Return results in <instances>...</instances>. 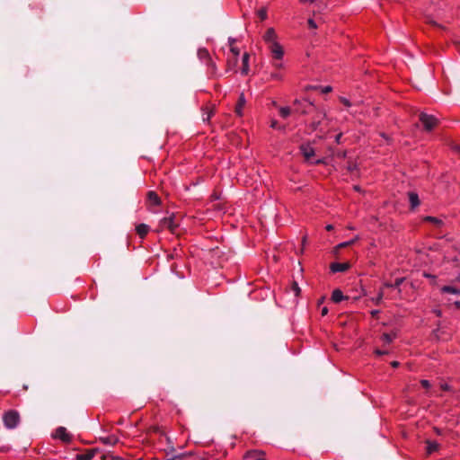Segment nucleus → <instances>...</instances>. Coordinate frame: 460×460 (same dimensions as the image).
Returning a JSON list of instances; mask_svg holds the SVG:
<instances>
[{"label":"nucleus","mask_w":460,"mask_h":460,"mask_svg":"<svg viewBox=\"0 0 460 460\" xmlns=\"http://www.w3.org/2000/svg\"><path fill=\"white\" fill-rule=\"evenodd\" d=\"M3 421L7 429H14L20 422V414L15 410H9L4 413Z\"/></svg>","instance_id":"obj_1"},{"label":"nucleus","mask_w":460,"mask_h":460,"mask_svg":"<svg viewBox=\"0 0 460 460\" xmlns=\"http://www.w3.org/2000/svg\"><path fill=\"white\" fill-rule=\"evenodd\" d=\"M180 217L172 214L171 217H164L161 220V227L162 229L173 230L180 227Z\"/></svg>","instance_id":"obj_2"},{"label":"nucleus","mask_w":460,"mask_h":460,"mask_svg":"<svg viewBox=\"0 0 460 460\" xmlns=\"http://www.w3.org/2000/svg\"><path fill=\"white\" fill-rule=\"evenodd\" d=\"M316 112L312 122L310 123V128L313 131L317 130L321 126L323 119H327V114L323 109L314 107V109Z\"/></svg>","instance_id":"obj_3"},{"label":"nucleus","mask_w":460,"mask_h":460,"mask_svg":"<svg viewBox=\"0 0 460 460\" xmlns=\"http://www.w3.org/2000/svg\"><path fill=\"white\" fill-rule=\"evenodd\" d=\"M300 151L305 157V160L308 163L312 164H323V159H318L315 162H312V158L314 156V150L309 144H305L300 146Z\"/></svg>","instance_id":"obj_4"},{"label":"nucleus","mask_w":460,"mask_h":460,"mask_svg":"<svg viewBox=\"0 0 460 460\" xmlns=\"http://www.w3.org/2000/svg\"><path fill=\"white\" fill-rule=\"evenodd\" d=\"M420 120L427 130L433 129L438 123V119L435 117L426 113L420 114Z\"/></svg>","instance_id":"obj_5"},{"label":"nucleus","mask_w":460,"mask_h":460,"mask_svg":"<svg viewBox=\"0 0 460 460\" xmlns=\"http://www.w3.org/2000/svg\"><path fill=\"white\" fill-rule=\"evenodd\" d=\"M294 105L296 106L295 111L299 112L303 115L308 114L311 112V109H314V104L313 102H309L308 104H303L300 100L296 99L294 101Z\"/></svg>","instance_id":"obj_6"},{"label":"nucleus","mask_w":460,"mask_h":460,"mask_svg":"<svg viewBox=\"0 0 460 460\" xmlns=\"http://www.w3.org/2000/svg\"><path fill=\"white\" fill-rule=\"evenodd\" d=\"M54 438L60 439L62 442H64L66 444H69L72 441V435L69 434L66 431V428H64V427H58L56 429Z\"/></svg>","instance_id":"obj_7"},{"label":"nucleus","mask_w":460,"mask_h":460,"mask_svg":"<svg viewBox=\"0 0 460 460\" xmlns=\"http://www.w3.org/2000/svg\"><path fill=\"white\" fill-rule=\"evenodd\" d=\"M269 49L272 54V58L275 60H281L284 55V50L281 45H279L278 42L271 43L270 46H269Z\"/></svg>","instance_id":"obj_8"},{"label":"nucleus","mask_w":460,"mask_h":460,"mask_svg":"<svg viewBox=\"0 0 460 460\" xmlns=\"http://www.w3.org/2000/svg\"><path fill=\"white\" fill-rule=\"evenodd\" d=\"M424 222L429 223L434 227H448L447 222L439 217H425L422 219Z\"/></svg>","instance_id":"obj_9"},{"label":"nucleus","mask_w":460,"mask_h":460,"mask_svg":"<svg viewBox=\"0 0 460 460\" xmlns=\"http://www.w3.org/2000/svg\"><path fill=\"white\" fill-rule=\"evenodd\" d=\"M350 268V264L349 262H343V263H340V262H332L331 265H330V270L332 273H337V272H345L347 271Z\"/></svg>","instance_id":"obj_10"},{"label":"nucleus","mask_w":460,"mask_h":460,"mask_svg":"<svg viewBox=\"0 0 460 460\" xmlns=\"http://www.w3.org/2000/svg\"><path fill=\"white\" fill-rule=\"evenodd\" d=\"M99 451L98 448L86 449L84 454H78L75 456V460H92L95 454Z\"/></svg>","instance_id":"obj_11"},{"label":"nucleus","mask_w":460,"mask_h":460,"mask_svg":"<svg viewBox=\"0 0 460 460\" xmlns=\"http://www.w3.org/2000/svg\"><path fill=\"white\" fill-rule=\"evenodd\" d=\"M263 40L268 44V46H270L271 43H276L277 34L275 30L273 28H269L263 36Z\"/></svg>","instance_id":"obj_12"},{"label":"nucleus","mask_w":460,"mask_h":460,"mask_svg":"<svg viewBox=\"0 0 460 460\" xmlns=\"http://www.w3.org/2000/svg\"><path fill=\"white\" fill-rule=\"evenodd\" d=\"M349 297L348 296H344L342 291L339 288H336L332 291L331 299L332 302L338 304L342 300H348Z\"/></svg>","instance_id":"obj_13"},{"label":"nucleus","mask_w":460,"mask_h":460,"mask_svg":"<svg viewBox=\"0 0 460 460\" xmlns=\"http://www.w3.org/2000/svg\"><path fill=\"white\" fill-rule=\"evenodd\" d=\"M426 454L428 456L431 455L432 453L438 451L439 449V444L437 441H432L429 439L426 440Z\"/></svg>","instance_id":"obj_14"},{"label":"nucleus","mask_w":460,"mask_h":460,"mask_svg":"<svg viewBox=\"0 0 460 460\" xmlns=\"http://www.w3.org/2000/svg\"><path fill=\"white\" fill-rule=\"evenodd\" d=\"M147 202L150 206H157L160 204V198L155 191H148Z\"/></svg>","instance_id":"obj_15"},{"label":"nucleus","mask_w":460,"mask_h":460,"mask_svg":"<svg viewBox=\"0 0 460 460\" xmlns=\"http://www.w3.org/2000/svg\"><path fill=\"white\" fill-rule=\"evenodd\" d=\"M197 55H198V58L201 61H203L205 64H206L207 61H208L211 58V57L209 55V52L205 48L199 49Z\"/></svg>","instance_id":"obj_16"},{"label":"nucleus","mask_w":460,"mask_h":460,"mask_svg":"<svg viewBox=\"0 0 460 460\" xmlns=\"http://www.w3.org/2000/svg\"><path fill=\"white\" fill-rule=\"evenodd\" d=\"M409 200L411 203V208L414 209L416 207L420 205V199L417 193L409 192Z\"/></svg>","instance_id":"obj_17"},{"label":"nucleus","mask_w":460,"mask_h":460,"mask_svg":"<svg viewBox=\"0 0 460 460\" xmlns=\"http://www.w3.org/2000/svg\"><path fill=\"white\" fill-rule=\"evenodd\" d=\"M245 104V99L243 93H241L237 102V104L235 106V112L237 115L242 116V111Z\"/></svg>","instance_id":"obj_18"},{"label":"nucleus","mask_w":460,"mask_h":460,"mask_svg":"<svg viewBox=\"0 0 460 460\" xmlns=\"http://www.w3.org/2000/svg\"><path fill=\"white\" fill-rule=\"evenodd\" d=\"M100 440L104 444V445H116L118 442H119V438L116 437V436H109V437H106V438H101Z\"/></svg>","instance_id":"obj_19"},{"label":"nucleus","mask_w":460,"mask_h":460,"mask_svg":"<svg viewBox=\"0 0 460 460\" xmlns=\"http://www.w3.org/2000/svg\"><path fill=\"white\" fill-rule=\"evenodd\" d=\"M249 71V54L244 53L243 56V68L242 74L247 75Z\"/></svg>","instance_id":"obj_20"},{"label":"nucleus","mask_w":460,"mask_h":460,"mask_svg":"<svg viewBox=\"0 0 460 460\" xmlns=\"http://www.w3.org/2000/svg\"><path fill=\"white\" fill-rule=\"evenodd\" d=\"M395 337H396L395 333H383L380 339L385 343L389 344V343H391L394 341V339Z\"/></svg>","instance_id":"obj_21"},{"label":"nucleus","mask_w":460,"mask_h":460,"mask_svg":"<svg viewBox=\"0 0 460 460\" xmlns=\"http://www.w3.org/2000/svg\"><path fill=\"white\" fill-rule=\"evenodd\" d=\"M443 293L460 294V289L452 286H444L441 288Z\"/></svg>","instance_id":"obj_22"},{"label":"nucleus","mask_w":460,"mask_h":460,"mask_svg":"<svg viewBox=\"0 0 460 460\" xmlns=\"http://www.w3.org/2000/svg\"><path fill=\"white\" fill-rule=\"evenodd\" d=\"M213 115H214V109H204L203 115H202L203 121H208Z\"/></svg>","instance_id":"obj_23"},{"label":"nucleus","mask_w":460,"mask_h":460,"mask_svg":"<svg viewBox=\"0 0 460 460\" xmlns=\"http://www.w3.org/2000/svg\"><path fill=\"white\" fill-rule=\"evenodd\" d=\"M206 66L209 69L210 75H214L217 72V66L215 62L210 58L208 61L206 62Z\"/></svg>","instance_id":"obj_24"},{"label":"nucleus","mask_w":460,"mask_h":460,"mask_svg":"<svg viewBox=\"0 0 460 460\" xmlns=\"http://www.w3.org/2000/svg\"><path fill=\"white\" fill-rule=\"evenodd\" d=\"M291 290L295 293L296 296H299L301 294V288H299L296 281H293L291 284Z\"/></svg>","instance_id":"obj_25"},{"label":"nucleus","mask_w":460,"mask_h":460,"mask_svg":"<svg viewBox=\"0 0 460 460\" xmlns=\"http://www.w3.org/2000/svg\"><path fill=\"white\" fill-rule=\"evenodd\" d=\"M291 110L288 107H281L279 109V114L282 118H287L290 115Z\"/></svg>","instance_id":"obj_26"},{"label":"nucleus","mask_w":460,"mask_h":460,"mask_svg":"<svg viewBox=\"0 0 460 460\" xmlns=\"http://www.w3.org/2000/svg\"><path fill=\"white\" fill-rule=\"evenodd\" d=\"M152 433H160V434H164V432L162 431L161 428L159 426H151L148 429H147V434H152Z\"/></svg>","instance_id":"obj_27"},{"label":"nucleus","mask_w":460,"mask_h":460,"mask_svg":"<svg viewBox=\"0 0 460 460\" xmlns=\"http://www.w3.org/2000/svg\"><path fill=\"white\" fill-rule=\"evenodd\" d=\"M231 52L234 54V66H236L237 64V58L239 56V49L234 47V46H232L231 47Z\"/></svg>","instance_id":"obj_28"},{"label":"nucleus","mask_w":460,"mask_h":460,"mask_svg":"<svg viewBox=\"0 0 460 460\" xmlns=\"http://www.w3.org/2000/svg\"><path fill=\"white\" fill-rule=\"evenodd\" d=\"M383 296H384V292H383V290H380L376 298H374L373 301L375 302L376 305H379V303L383 299Z\"/></svg>","instance_id":"obj_29"},{"label":"nucleus","mask_w":460,"mask_h":460,"mask_svg":"<svg viewBox=\"0 0 460 460\" xmlns=\"http://www.w3.org/2000/svg\"><path fill=\"white\" fill-rule=\"evenodd\" d=\"M374 354L376 356H383V355H387L389 354V351L388 350H385V349H376L374 350Z\"/></svg>","instance_id":"obj_30"},{"label":"nucleus","mask_w":460,"mask_h":460,"mask_svg":"<svg viewBox=\"0 0 460 460\" xmlns=\"http://www.w3.org/2000/svg\"><path fill=\"white\" fill-rule=\"evenodd\" d=\"M258 15L260 16L261 20H265L267 18V11L266 9L262 8L258 11Z\"/></svg>","instance_id":"obj_31"},{"label":"nucleus","mask_w":460,"mask_h":460,"mask_svg":"<svg viewBox=\"0 0 460 460\" xmlns=\"http://www.w3.org/2000/svg\"><path fill=\"white\" fill-rule=\"evenodd\" d=\"M403 281H404V278H398L395 279L394 283L393 284V287L394 288H398Z\"/></svg>","instance_id":"obj_32"},{"label":"nucleus","mask_w":460,"mask_h":460,"mask_svg":"<svg viewBox=\"0 0 460 460\" xmlns=\"http://www.w3.org/2000/svg\"><path fill=\"white\" fill-rule=\"evenodd\" d=\"M272 65L276 69L283 68V64H282L281 60L273 59Z\"/></svg>","instance_id":"obj_33"},{"label":"nucleus","mask_w":460,"mask_h":460,"mask_svg":"<svg viewBox=\"0 0 460 460\" xmlns=\"http://www.w3.org/2000/svg\"><path fill=\"white\" fill-rule=\"evenodd\" d=\"M135 230H138V231H141V230H149V226L146 225V224H138L137 226H136V228Z\"/></svg>","instance_id":"obj_34"},{"label":"nucleus","mask_w":460,"mask_h":460,"mask_svg":"<svg viewBox=\"0 0 460 460\" xmlns=\"http://www.w3.org/2000/svg\"><path fill=\"white\" fill-rule=\"evenodd\" d=\"M354 243V240H351V241H349V242H344V243H340V244H338V245L336 246V249H340V248L347 247V246L350 245V244H351V243Z\"/></svg>","instance_id":"obj_35"},{"label":"nucleus","mask_w":460,"mask_h":460,"mask_svg":"<svg viewBox=\"0 0 460 460\" xmlns=\"http://www.w3.org/2000/svg\"><path fill=\"white\" fill-rule=\"evenodd\" d=\"M420 385L422 387L426 388V389H429L430 387V383L429 380H426V379H422L420 380Z\"/></svg>","instance_id":"obj_36"},{"label":"nucleus","mask_w":460,"mask_h":460,"mask_svg":"<svg viewBox=\"0 0 460 460\" xmlns=\"http://www.w3.org/2000/svg\"><path fill=\"white\" fill-rule=\"evenodd\" d=\"M270 77L276 80H282V75L279 73H271Z\"/></svg>","instance_id":"obj_37"},{"label":"nucleus","mask_w":460,"mask_h":460,"mask_svg":"<svg viewBox=\"0 0 460 460\" xmlns=\"http://www.w3.org/2000/svg\"><path fill=\"white\" fill-rule=\"evenodd\" d=\"M306 241H307V236L304 235L302 237V241H301V243H302V248H301V251H300L301 253L304 252V247H305V245L306 243Z\"/></svg>","instance_id":"obj_38"},{"label":"nucleus","mask_w":460,"mask_h":460,"mask_svg":"<svg viewBox=\"0 0 460 460\" xmlns=\"http://www.w3.org/2000/svg\"><path fill=\"white\" fill-rule=\"evenodd\" d=\"M332 91V88L329 85L322 88V92L323 93H331Z\"/></svg>","instance_id":"obj_39"},{"label":"nucleus","mask_w":460,"mask_h":460,"mask_svg":"<svg viewBox=\"0 0 460 460\" xmlns=\"http://www.w3.org/2000/svg\"><path fill=\"white\" fill-rule=\"evenodd\" d=\"M440 388L443 390V391H449L451 390V386L448 385L447 384H441L440 385Z\"/></svg>","instance_id":"obj_40"},{"label":"nucleus","mask_w":460,"mask_h":460,"mask_svg":"<svg viewBox=\"0 0 460 460\" xmlns=\"http://www.w3.org/2000/svg\"><path fill=\"white\" fill-rule=\"evenodd\" d=\"M356 169H357V164H356L351 163V164H349L348 165V170H349V172H353V171H354V170H356Z\"/></svg>","instance_id":"obj_41"},{"label":"nucleus","mask_w":460,"mask_h":460,"mask_svg":"<svg viewBox=\"0 0 460 460\" xmlns=\"http://www.w3.org/2000/svg\"><path fill=\"white\" fill-rule=\"evenodd\" d=\"M234 66H234V59H233V60H230V59H229V60L227 61V69H228V70H231V69H233Z\"/></svg>","instance_id":"obj_42"},{"label":"nucleus","mask_w":460,"mask_h":460,"mask_svg":"<svg viewBox=\"0 0 460 460\" xmlns=\"http://www.w3.org/2000/svg\"><path fill=\"white\" fill-rule=\"evenodd\" d=\"M308 25H309L311 28H313V29H315V28H316V24H315L314 21V20H312V19H309V20H308Z\"/></svg>","instance_id":"obj_43"},{"label":"nucleus","mask_w":460,"mask_h":460,"mask_svg":"<svg viewBox=\"0 0 460 460\" xmlns=\"http://www.w3.org/2000/svg\"><path fill=\"white\" fill-rule=\"evenodd\" d=\"M341 102L344 105H346V106H348V107H349V106H350V102H349V100H347L346 98H343V97H342V98H341Z\"/></svg>","instance_id":"obj_44"},{"label":"nucleus","mask_w":460,"mask_h":460,"mask_svg":"<svg viewBox=\"0 0 460 460\" xmlns=\"http://www.w3.org/2000/svg\"><path fill=\"white\" fill-rule=\"evenodd\" d=\"M328 314V308L326 306H323L321 310V314L323 316L326 315Z\"/></svg>","instance_id":"obj_45"},{"label":"nucleus","mask_w":460,"mask_h":460,"mask_svg":"<svg viewBox=\"0 0 460 460\" xmlns=\"http://www.w3.org/2000/svg\"><path fill=\"white\" fill-rule=\"evenodd\" d=\"M137 233L138 234L140 239H144L146 236L148 232H137Z\"/></svg>","instance_id":"obj_46"},{"label":"nucleus","mask_w":460,"mask_h":460,"mask_svg":"<svg viewBox=\"0 0 460 460\" xmlns=\"http://www.w3.org/2000/svg\"><path fill=\"white\" fill-rule=\"evenodd\" d=\"M270 127H271L272 128H279L278 127V121H277V120H272V121H271V124H270Z\"/></svg>","instance_id":"obj_47"},{"label":"nucleus","mask_w":460,"mask_h":460,"mask_svg":"<svg viewBox=\"0 0 460 460\" xmlns=\"http://www.w3.org/2000/svg\"><path fill=\"white\" fill-rule=\"evenodd\" d=\"M390 364L394 368H396L400 366V362H398V361H392Z\"/></svg>","instance_id":"obj_48"},{"label":"nucleus","mask_w":460,"mask_h":460,"mask_svg":"<svg viewBox=\"0 0 460 460\" xmlns=\"http://www.w3.org/2000/svg\"><path fill=\"white\" fill-rule=\"evenodd\" d=\"M324 299H325V297H324V296L320 297V298L318 299V301H317V305H321L324 302Z\"/></svg>","instance_id":"obj_49"},{"label":"nucleus","mask_w":460,"mask_h":460,"mask_svg":"<svg viewBox=\"0 0 460 460\" xmlns=\"http://www.w3.org/2000/svg\"><path fill=\"white\" fill-rule=\"evenodd\" d=\"M433 429H434V431H435V433H436L437 435H441V429H438V428L435 427Z\"/></svg>","instance_id":"obj_50"},{"label":"nucleus","mask_w":460,"mask_h":460,"mask_svg":"<svg viewBox=\"0 0 460 460\" xmlns=\"http://www.w3.org/2000/svg\"><path fill=\"white\" fill-rule=\"evenodd\" d=\"M378 314H379V311H378V310H373V311L371 312V315H372V316H374V317H376Z\"/></svg>","instance_id":"obj_51"},{"label":"nucleus","mask_w":460,"mask_h":460,"mask_svg":"<svg viewBox=\"0 0 460 460\" xmlns=\"http://www.w3.org/2000/svg\"><path fill=\"white\" fill-rule=\"evenodd\" d=\"M302 3H306L308 2V0H300ZM321 0H309L310 3H316V2H320Z\"/></svg>","instance_id":"obj_52"},{"label":"nucleus","mask_w":460,"mask_h":460,"mask_svg":"<svg viewBox=\"0 0 460 460\" xmlns=\"http://www.w3.org/2000/svg\"><path fill=\"white\" fill-rule=\"evenodd\" d=\"M325 230H326V231L333 230V226H332V225H330V224H329V225H327V226H325Z\"/></svg>","instance_id":"obj_53"},{"label":"nucleus","mask_w":460,"mask_h":460,"mask_svg":"<svg viewBox=\"0 0 460 460\" xmlns=\"http://www.w3.org/2000/svg\"><path fill=\"white\" fill-rule=\"evenodd\" d=\"M234 42H235V40H234V39L229 38V44H230V47L234 46Z\"/></svg>","instance_id":"obj_54"},{"label":"nucleus","mask_w":460,"mask_h":460,"mask_svg":"<svg viewBox=\"0 0 460 460\" xmlns=\"http://www.w3.org/2000/svg\"><path fill=\"white\" fill-rule=\"evenodd\" d=\"M455 305L460 309V301H456Z\"/></svg>","instance_id":"obj_55"},{"label":"nucleus","mask_w":460,"mask_h":460,"mask_svg":"<svg viewBox=\"0 0 460 460\" xmlns=\"http://www.w3.org/2000/svg\"><path fill=\"white\" fill-rule=\"evenodd\" d=\"M341 137V134H339L336 136V142L339 143L340 142V138Z\"/></svg>","instance_id":"obj_56"},{"label":"nucleus","mask_w":460,"mask_h":460,"mask_svg":"<svg viewBox=\"0 0 460 460\" xmlns=\"http://www.w3.org/2000/svg\"><path fill=\"white\" fill-rule=\"evenodd\" d=\"M385 287H386V288H394L393 284H390V283H385Z\"/></svg>","instance_id":"obj_57"},{"label":"nucleus","mask_w":460,"mask_h":460,"mask_svg":"<svg viewBox=\"0 0 460 460\" xmlns=\"http://www.w3.org/2000/svg\"><path fill=\"white\" fill-rule=\"evenodd\" d=\"M455 149L458 152V154L460 155V146H456Z\"/></svg>","instance_id":"obj_58"},{"label":"nucleus","mask_w":460,"mask_h":460,"mask_svg":"<svg viewBox=\"0 0 460 460\" xmlns=\"http://www.w3.org/2000/svg\"><path fill=\"white\" fill-rule=\"evenodd\" d=\"M430 23H431L432 25H434V26H438V27H439V25H438L436 22H434V21H431V22H430Z\"/></svg>","instance_id":"obj_59"},{"label":"nucleus","mask_w":460,"mask_h":460,"mask_svg":"<svg viewBox=\"0 0 460 460\" xmlns=\"http://www.w3.org/2000/svg\"><path fill=\"white\" fill-rule=\"evenodd\" d=\"M354 189H355L356 190H358V191H359V190H360L359 186H357V185H356V186H354Z\"/></svg>","instance_id":"obj_60"},{"label":"nucleus","mask_w":460,"mask_h":460,"mask_svg":"<svg viewBox=\"0 0 460 460\" xmlns=\"http://www.w3.org/2000/svg\"><path fill=\"white\" fill-rule=\"evenodd\" d=\"M425 276L428 278H434V276H431L430 274H425Z\"/></svg>","instance_id":"obj_61"},{"label":"nucleus","mask_w":460,"mask_h":460,"mask_svg":"<svg viewBox=\"0 0 460 460\" xmlns=\"http://www.w3.org/2000/svg\"><path fill=\"white\" fill-rule=\"evenodd\" d=\"M436 314H437L438 316L441 315V312L440 311H438Z\"/></svg>","instance_id":"obj_62"},{"label":"nucleus","mask_w":460,"mask_h":460,"mask_svg":"<svg viewBox=\"0 0 460 460\" xmlns=\"http://www.w3.org/2000/svg\"><path fill=\"white\" fill-rule=\"evenodd\" d=\"M102 460H106V456H102Z\"/></svg>","instance_id":"obj_63"},{"label":"nucleus","mask_w":460,"mask_h":460,"mask_svg":"<svg viewBox=\"0 0 460 460\" xmlns=\"http://www.w3.org/2000/svg\"><path fill=\"white\" fill-rule=\"evenodd\" d=\"M457 280H459V281H460V275L457 277Z\"/></svg>","instance_id":"obj_64"}]
</instances>
